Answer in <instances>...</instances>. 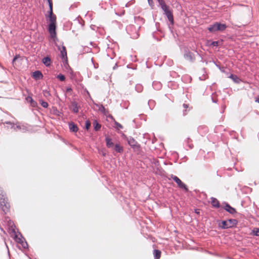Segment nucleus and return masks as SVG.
I'll use <instances>...</instances> for the list:
<instances>
[{
	"label": "nucleus",
	"mask_w": 259,
	"mask_h": 259,
	"mask_svg": "<svg viewBox=\"0 0 259 259\" xmlns=\"http://www.w3.org/2000/svg\"><path fill=\"white\" fill-rule=\"evenodd\" d=\"M58 49L60 51L61 56L62 59L66 60L67 59V52L66 51L65 47L64 46L60 47L57 46Z\"/></svg>",
	"instance_id": "obj_7"
},
{
	"label": "nucleus",
	"mask_w": 259,
	"mask_h": 259,
	"mask_svg": "<svg viewBox=\"0 0 259 259\" xmlns=\"http://www.w3.org/2000/svg\"><path fill=\"white\" fill-rule=\"evenodd\" d=\"M227 28V26L224 24L215 23L210 25L208 28V30L211 32H215L216 31H223Z\"/></svg>",
	"instance_id": "obj_3"
},
{
	"label": "nucleus",
	"mask_w": 259,
	"mask_h": 259,
	"mask_svg": "<svg viewBox=\"0 0 259 259\" xmlns=\"http://www.w3.org/2000/svg\"><path fill=\"white\" fill-rule=\"evenodd\" d=\"M148 3L150 5H151L152 4V3H153L152 0H148Z\"/></svg>",
	"instance_id": "obj_34"
},
{
	"label": "nucleus",
	"mask_w": 259,
	"mask_h": 259,
	"mask_svg": "<svg viewBox=\"0 0 259 259\" xmlns=\"http://www.w3.org/2000/svg\"><path fill=\"white\" fill-rule=\"evenodd\" d=\"M50 7V12L52 13L53 12V4L51 0H48Z\"/></svg>",
	"instance_id": "obj_23"
},
{
	"label": "nucleus",
	"mask_w": 259,
	"mask_h": 259,
	"mask_svg": "<svg viewBox=\"0 0 259 259\" xmlns=\"http://www.w3.org/2000/svg\"><path fill=\"white\" fill-rule=\"evenodd\" d=\"M40 104L41 105V106L43 107H44V108H47L48 107V104L46 102H45V101L40 100Z\"/></svg>",
	"instance_id": "obj_24"
},
{
	"label": "nucleus",
	"mask_w": 259,
	"mask_h": 259,
	"mask_svg": "<svg viewBox=\"0 0 259 259\" xmlns=\"http://www.w3.org/2000/svg\"><path fill=\"white\" fill-rule=\"evenodd\" d=\"M42 62L46 66H49L51 63V60L50 57H46L42 59Z\"/></svg>",
	"instance_id": "obj_11"
},
{
	"label": "nucleus",
	"mask_w": 259,
	"mask_h": 259,
	"mask_svg": "<svg viewBox=\"0 0 259 259\" xmlns=\"http://www.w3.org/2000/svg\"><path fill=\"white\" fill-rule=\"evenodd\" d=\"M225 209L227 211H228L229 212H230V213H232V214H233L236 212L235 209L228 204L226 205V206H225Z\"/></svg>",
	"instance_id": "obj_10"
},
{
	"label": "nucleus",
	"mask_w": 259,
	"mask_h": 259,
	"mask_svg": "<svg viewBox=\"0 0 259 259\" xmlns=\"http://www.w3.org/2000/svg\"><path fill=\"white\" fill-rule=\"evenodd\" d=\"M237 223L236 220H229L228 221H223L222 222V228H229L232 227L235 225Z\"/></svg>",
	"instance_id": "obj_6"
},
{
	"label": "nucleus",
	"mask_w": 259,
	"mask_h": 259,
	"mask_svg": "<svg viewBox=\"0 0 259 259\" xmlns=\"http://www.w3.org/2000/svg\"><path fill=\"white\" fill-rule=\"evenodd\" d=\"M218 41H213L211 42V45L212 46H217L218 45Z\"/></svg>",
	"instance_id": "obj_29"
},
{
	"label": "nucleus",
	"mask_w": 259,
	"mask_h": 259,
	"mask_svg": "<svg viewBox=\"0 0 259 259\" xmlns=\"http://www.w3.org/2000/svg\"><path fill=\"white\" fill-rule=\"evenodd\" d=\"M94 125L96 131L99 130L101 127V125L97 123L96 121H94Z\"/></svg>",
	"instance_id": "obj_21"
},
{
	"label": "nucleus",
	"mask_w": 259,
	"mask_h": 259,
	"mask_svg": "<svg viewBox=\"0 0 259 259\" xmlns=\"http://www.w3.org/2000/svg\"><path fill=\"white\" fill-rule=\"evenodd\" d=\"M161 252L158 250H154L155 259H159L160 257Z\"/></svg>",
	"instance_id": "obj_19"
},
{
	"label": "nucleus",
	"mask_w": 259,
	"mask_h": 259,
	"mask_svg": "<svg viewBox=\"0 0 259 259\" xmlns=\"http://www.w3.org/2000/svg\"><path fill=\"white\" fill-rule=\"evenodd\" d=\"M99 110L100 111H101L102 112H104L105 110V109L104 107L102 105L100 107Z\"/></svg>",
	"instance_id": "obj_30"
},
{
	"label": "nucleus",
	"mask_w": 259,
	"mask_h": 259,
	"mask_svg": "<svg viewBox=\"0 0 259 259\" xmlns=\"http://www.w3.org/2000/svg\"><path fill=\"white\" fill-rule=\"evenodd\" d=\"M0 207L5 213H7L10 208V204L7 201L1 189H0Z\"/></svg>",
	"instance_id": "obj_2"
},
{
	"label": "nucleus",
	"mask_w": 259,
	"mask_h": 259,
	"mask_svg": "<svg viewBox=\"0 0 259 259\" xmlns=\"http://www.w3.org/2000/svg\"><path fill=\"white\" fill-rule=\"evenodd\" d=\"M211 203V204L214 207H218L219 206V202L215 198H212Z\"/></svg>",
	"instance_id": "obj_15"
},
{
	"label": "nucleus",
	"mask_w": 259,
	"mask_h": 259,
	"mask_svg": "<svg viewBox=\"0 0 259 259\" xmlns=\"http://www.w3.org/2000/svg\"><path fill=\"white\" fill-rule=\"evenodd\" d=\"M115 124L116 125V127L117 129L122 128H123V126H122V125L120 124V123H118L117 122H115Z\"/></svg>",
	"instance_id": "obj_27"
},
{
	"label": "nucleus",
	"mask_w": 259,
	"mask_h": 259,
	"mask_svg": "<svg viewBox=\"0 0 259 259\" xmlns=\"http://www.w3.org/2000/svg\"><path fill=\"white\" fill-rule=\"evenodd\" d=\"M71 109L73 112H74L75 113H77L78 112V107H77V105L76 103L73 102L72 103V105L71 106Z\"/></svg>",
	"instance_id": "obj_13"
},
{
	"label": "nucleus",
	"mask_w": 259,
	"mask_h": 259,
	"mask_svg": "<svg viewBox=\"0 0 259 259\" xmlns=\"http://www.w3.org/2000/svg\"><path fill=\"white\" fill-rule=\"evenodd\" d=\"M159 4L161 6V9L163 10L165 13V14L167 16L168 19L171 22H173V17L171 13L168 10V7L165 4L164 2L162 0H159Z\"/></svg>",
	"instance_id": "obj_4"
},
{
	"label": "nucleus",
	"mask_w": 259,
	"mask_h": 259,
	"mask_svg": "<svg viewBox=\"0 0 259 259\" xmlns=\"http://www.w3.org/2000/svg\"><path fill=\"white\" fill-rule=\"evenodd\" d=\"M183 106H184V108H187L188 107V105L186 104H184Z\"/></svg>",
	"instance_id": "obj_35"
},
{
	"label": "nucleus",
	"mask_w": 259,
	"mask_h": 259,
	"mask_svg": "<svg viewBox=\"0 0 259 259\" xmlns=\"http://www.w3.org/2000/svg\"><path fill=\"white\" fill-rule=\"evenodd\" d=\"M255 101L259 103V98L256 99Z\"/></svg>",
	"instance_id": "obj_36"
},
{
	"label": "nucleus",
	"mask_w": 259,
	"mask_h": 259,
	"mask_svg": "<svg viewBox=\"0 0 259 259\" xmlns=\"http://www.w3.org/2000/svg\"><path fill=\"white\" fill-rule=\"evenodd\" d=\"M69 129L73 132H76L78 130L77 126L73 123L69 124Z\"/></svg>",
	"instance_id": "obj_14"
},
{
	"label": "nucleus",
	"mask_w": 259,
	"mask_h": 259,
	"mask_svg": "<svg viewBox=\"0 0 259 259\" xmlns=\"http://www.w3.org/2000/svg\"><path fill=\"white\" fill-rule=\"evenodd\" d=\"M71 91H72V89H71V88L68 87V88L66 89V92H67V93H69V92H70Z\"/></svg>",
	"instance_id": "obj_31"
},
{
	"label": "nucleus",
	"mask_w": 259,
	"mask_h": 259,
	"mask_svg": "<svg viewBox=\"0 0 259 259\" xmlns=\"http://www.w3.org/2000/svg\"><path fill=\"white\" fill-rule=\"evenodd\" d=\"M128 144L133 148H136L138 146L137 143L135 141V140L132 138H130L128 139Z\"/></svg>",
	"instance_id": "obj_8"
},
{
	"label": "nucleus",
	"mask_w": 259,
	"mask_h": 259,
	"mask_svg": "<svg viewBox=\"0 0 259 259\" xmlns=\"http://www.w3.org/2000/svg\"><path fill=\"white\" fill-rule=\"evenodd\" d=\"M16 130H21V127L20 125H17L16 127Z\"/></svg>",
	"instance_id": "obj_32"
},
{
	"label": "nucleus",
	"mask_w": 259,
	"mask_h": 259,
	"mask_svg": "<svg viewBox=\"0 0 259 259\" xmlns=\"http://www.w3.org/2000/svg\"><path fill=\"white\" fill-rule=\"evenodd\" d=\"M33 76L35 78L38 79L42 76V74L40 71H37L33 73Z\"/></svg>",
	"instance_id": "obj_16"
},
{
	"label": "nucleus",
	"mask_w": 259,
	"mask_h": 259,
	"mask_svg": "<svg viewBox=\"0 0 259 259\" xmlns=\"http://www.w3.org/2000/svg\"><path fill=\"white\" fill-rule=\"evenodd\" d=\"M91 125V123L89 121H86L85 128L88 130Z\"/></svg>",
	"instance_id": "obj_28"
},
{
	"label": "nucleus",
	"mask_w": 259,
	"mask_h": 259,
	"mask_svg": "<svg viewBox=\"0 0 259 259\" xmlns=\"http://www.w3.org/2000/svg\"><path fill=\"white\" fill-rule=\"evenodd\" d=\"M106 142V146L108 148H111L113 147V143L112 142V140L109 137H106L105 139Z\"/></svg>",
	"instance_id": "obj_9"
},
{
	"label": "nucleus",
	"mask_w": 259,
	"mask_h": 259,
	"mask_svg": "<svg viewBox=\"0 0 259 259\" xmlns=\"http://www.w3.org/2000/svg\"><path fill=\"white\" fill-rule=\"evenodd\" d=\"M115 150L118 152H121L122 151V148L118 144H116L114 148Z\"/></svg>",
	"instance_id": "obj_18"
},
{
	"label": "nucleus",
	"mask_w": 259,
	"mask_h": 259,
	"mask_svg": "<svg viewBox=\"0 0 259 259\" xmlns=\"http://www.w3.org/2000/svg\"><path fill=\"white\" fill-rule=\"evenodd\" d=\"M57 78L59 79L61 81H64L65 79V76L62 74L58 75Z\"/></svg>",
	"instance_id": "obj_26"
},
{
	"label": "nucleus",
	"mask_w": 259,
	"mask_h": 259,
	"mask_svg": "<svg viewBox=\"0 0 259 259\" xmlns=\"http://www.w3.org/2000/svg\"><path fill=\"white\" fill-rule=\"evenodd\" d=\"M196 213H199V212L197 210H196Z\"/></svg>",
	"instance_id": "obj_37"
},
{
	"label": "nucleus",
	"mask_w": 259,
	"mask_h": 259,
	"mask_svg": "<svg viewBox=\"0 0 259 259\" xmlns=\"http://www.w3.org/2000/svg\"><path fill=\"white\" fill-rule=\"evenodd\" d=\"M29 101L31 102V105L33 107L35 106L36 105V103L33 101L32 99L31 98H28L27 99Z\"/></svg>",
	"instance_id": "obj_25"
},
{
	"label": "nucleus",
	"mask_w": 259,
	"mask_h": 259,
	"mask_svg": "<svg viewBox=\"0 0 259 259\" xmlns=\"http://www.w3.org/2000/svg\"><path fill=\"white\" fill-rule=\"evenodd\" d=\"M20 59V57L19 56H16L13 60V64L14 66H17V62L18 60Z\"/></svg>",
	"instance_id": "obj_20"
},
{
	"label": "nucleus",
	"mask_w": 259,
	"mask_h": 259,
	"mask_svg": "<svg viewBox=\"0 0 259 259\" xmlns=\"http://www.w3.org/2000/svg\"><path fill=\"white\" fill-rule=\"evenodd\" d=\"M252 233L253 235L259 236V229L255 228L252 230Z\"/></svg>",
	"instance_id": "obj_22"
},
{
	"label": "nucleus",
	"mask_w": 259,
	"mask_h": 259,
	"mask_svg": "<svg viewBox=\"0 0 259 259\" xmlns=\"http://www.w3.org/2000/svg\"><path fill=\"white\" fill-rule=\"evenodd\" d=\"M56 16L53 14V12L52 13H50L49 31L51 38L54 40V41H55L57 39L56 32Z\"/></svg>",
	"instance_id": "obj_1"
},
{
	"label": "nucleus",
	"mask_w": 259,
	"mask_h": 259,
	"mask_svg": "<svg viewBox=\"0 0 259 259\" xmlns=\"http://www.w3.org/2000/svg\"><path fill=\"white\" fill-rule=\"evenodd\" d=\"M44 94H45V95L46 96H47L49 95L50 94H49V93L48 92L46 91V92L44 93Z\"/></svg>",
	"instance_id": "obj_33"
},
{
	"label": "nucleus",
	"mask_w": 259,
	"mask_h": 259,
	"mask_svg": "<svg viewBox=\"0 0 259 259\" xmlns=\"http://www.w3.org/2000/svg\"><path fill=\"white\" fill-rule=\"evenodd\" d=\"M170 179H172L178 184V186L180 188L184 189L187 191H188L186 185L184 184L178 177L175 176L171 175Z\"/></svg>",
	"instance_id": "obj_5"
},
{
	"label": "nucleus",
	"mask_w": 259,
	"mask_h": 259,
	"mask_svg": "<svg viewBox=\"0 0 259 259\" xmlns=\"http://www.w3.org/2000/svg\"><path fill=\"white\" fill-rule=\"evenodd\" d=\"M185 58L190 61H192L194 60V57L193 55L191 53L188 52L185 54Z\"/></svg>",
	"instance_id": "obj_12"
},
{
	"label": "nucleus",
	"mask_w": 259,
	"mask_h": 259,
	"mask_svg": "<svg viewBox=\"0 0 259 259\" xmlns=\"http://www.w3.org/2000/svg\"><path fill=\"white\" fill-rule=\"evenodd\" d=\"M229 77L231 78L235 82L238 83L239 82V79L236 75L232 74Z\"/></svg>",
	"instance_id": "obj_17"
}]
</instances>
